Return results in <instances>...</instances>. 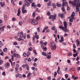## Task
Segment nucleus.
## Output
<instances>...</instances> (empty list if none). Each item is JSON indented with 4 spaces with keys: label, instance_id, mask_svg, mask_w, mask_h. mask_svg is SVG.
<instances>
[{
    "label": "nucleus",
    "instance_id": "26",
    "mask_svg": "<svg viewBox=\"0 0 80 80\" xmlns=\"http://www.w3.org/2000/svg\"><path fill=\"white\" fill-rule=\"evenodd\" d=\"M64 32H68V29H67V28H65V30H64Z\"/></svg>",
    "mask_w": 80,
    "mask_h": 80
},
{
    "label": "nucleus",
    "instance_id": "5",
    "mask_svg": "<svg viewBox=\"0 0 80 80\" xmlns=\"http://www.w3.org/2000/svg\"><path fill=\"white\" fill-rule=\"evenodd\" d=\"M75 12H72V14L71 15V17L72 19H74V16H75Z\"/></svg>",
    "mask_w": 80,
    "mask_h": 80
},
{
    "label": "nucleus",
    "instance_id": "42",
    "mask_svg": "<svg viewBox=\"0 0 80 80\" xmlns=\"http://www.w3.org/2000/svg\"><path fill=\"white\" fill-rule=\"evenodd\" d=\"M56 29L55 27L54 26H53L52 28V30H55Z\"/></svg>",
    "mask_w": 80,
    "mask_h": 80
},
{
    "label": "nucleus",
    "instance_id": "4",
    "mask_svg": "<svg viewBox=\"0 0 80 80\" xmlns=\"http://www.w3.org/2000/svg\"><path fill=\"white\" fill-rule=\"evenodd\" d=\"M31 22L32 24V25H37L38 22H37V21L36 20H35L34 19H32L31 20Z\"/></svg>",
    "mask_w": 80,
    "mask_h": 80
},
{
    "label": "nucleus",
    "instance_id": "61",
    "mask_svg": "<svg viewBox=\"0 0 80 80\" xmlns=\"http://www.w3.org/2000/svg\"><path fill=\"white\" fill-rule=\"evenodd\" d=\"M37 30L38 31V32H40V28H37Z\"/></svg>",
    "mask_w": 80,
    "mask_h": 80
},
{
    "label": "nucleus",
    "instance_id": "48",
    "mask_svg": "<svg viewBox=\"0 0 80 80\" xmlns=\"http://www.w3.org/2000/svg\"><path fill=\"white\" fill-rule=\"evenodd\" d=\"M76 10L77 12H79V8L76 7Z\"/></svg>",
    "mask_w": 80,
    "mask_h": 80
},
{
    "label": "nucleus",
    "instance_id": "1",
    "mask_svg": "<svg viewBox=\"0 0 80 80\" xmlns=\"http://www.w3.org/2000/svg\"><path fill=\"white\" fill-rule=\"evenodd\" d=\"M52 47H51V49L52 50H55L56 49V45L55 43L53 42H52L51 43Z\"/></svg>",
    "mask_w": 80,
    "mask_h": 80
},
{
    "label": "nucleus",
    "instance_id": "18",
    "mask_svg": "<svg viewBox=\"0 0 80 80\" xmlns=\"http://www.w3.org/2000/svg\"><path fill=\"white\" fill-rule=\"evenodd\" d=\"M46 57L48 59H50L51 58V56H49L48 54L46 55Z\"/></svg>",
    "mask_w": 80,
    "mask_h": 80
},
{
    "label": "nucleus",
    "instance_id": "28",
    "mask_svg": "<svg viewBox=\"0 0 80 80\" xmlns=\"http://www.w3.org/2000/svg\"><path fill=\"white\" fill-rule=\"evenodd\" d=\"M16 56L17 58H18L20 57V55H18V54H16Z\"/></svg>",
    "mask_w": 80,
    "mask_h": 80
},
{
    "label": "nucleus",
    "instance_id": "34",
    "mask_svg": "<svg viewBox=\"0 0 80 80\" xmlns=\"http://www.w3.org/2000/svg\"><path fill=\"white\" fill-rule=\"evenodd\" d=\"M23 56L24 57H27V54L25 53V52L23 53Z\"/></svg>",
    "mask_w": 80,
    "mask_h": 80
},
{
    "label": "nucleus",
    "instance_id": "59",
    "mask_svg": "<svg viewBox=\"0 0 80 80\" xmlns=\"http://www.w3.org/2000/svg\"><path fill=\"white\" fill-rule=\"evenodd\" d=\"M7 16L6 15L5 16H4V19L7 20Z\"/></svg>",
    "mask_w": 80,
    "mask_h": 80
},
{
    "label": "nucleus",
    "instance_id": "19",
    "mask_svg": "<svg viewBox=\"0 0 80 80\" xmlns=\"http://www.w3.org/2000/svg\"><path fill=\"white\" fill-rule=\"evenodd\" d=\"M76 54H74L73 55V57H76L77 56H78V52L76 53Z\"/></svg>",
    "mask_w": 80,
    "mask_h": 80
},
{
    "label": "nucleus",
    "instance_id": "50",
    "mask_svg": "<svg viewBox=\"0 0 80 80\" xmlns=\"http://www.w3.org/2000/svg\"><path fill=\"white\" fill-rule=\"evenodd\" d=\"M30 36L29 34H28L27 35V38H30Z\"/></svg>",
    "mask_w": 80,
    "mask_h": 80
},
{
    "label": "nucleus",
    "instance_id": "17",
    "mask_svg": "<svg viewBox=\"0 0 80 80\" xmlns=\"http://www.w3.org/2000/svg\"><path fill=\"white\" fill-rule=\"evenodd\" d=\"M20 8H18V13L17 14V15L18 16H19L20 14Z\"/></svg>",
    "mask_w": 80,
    "mask_h": 80
},
{
    "label": "nucleus",
    "instance_id": "6",
    "mask_svg": "<svg viewBox=\"0 0 80 80\" xmlns=\"http://www.w3.org/2000/svg\"><path fill=\"white\" fill-rule=\"evenodd\" d=\"M64 15L63 14L60 13L58 14V17H60L62 18H63L64 17Z\"/></svg>",
    "mask_w": 80,
    "mask_h": 80
},
{
    "label": "nucleus",
    "instance_id": "10",
    "mask_svg": "<svg viewBox=\"0 0 80 80\" xmlns=\"http://www.w3.org/2000/svg\"><path fill=\"white\" fill-rule=\"evenodd\" d=\"M76 42L77 43V46H79V45H80V41H79L78 40V39H77L76 41Z\"/></svg>",
    "mask_w": 80,
    "mask_h": 80
},
{
    "label": "nucleus",
    "instance_id": "58",
    "mask_svg": "<svg viewBox=\"0 0 80 80\" xmlns=\"http://www.w3.org/2000/svg\"><path fill=\"white\" fill-rule=\"evenodd\" d=\"M3 43H0V48H1V47H2V46H3Z\"/></svg>",
    "mask_w": 80,
    "mask_h": 80
},
{
    "label": "nucleus",
    "instance_id": "3",
    "mask_svg": "<svg viewBox=\"0 0 80 80\" xmlns=\"http://www.w3.org/2000/svg\"><path fill=\"white\" fill-rule=\"evenodd\" d=\"M56 17H57V14H55L54 16L51 15L49 17V19H51L52 18V20H55V18H56Z\"/></svg>",
    "mask_w": 80,
    "mask_h": 80
},
{
    "label": "nucleus",
    "instance_id": "24",
    "mask_svg": "<svg viewBox=\"0 0 80 80\" xmlns=\"http://www.w3.org/2000/svg\"><path fill=\"white\" fill-rule=\"evenodd\" d=\"M52 6L54 8H56V5L55 4L53 3L52 4Z\"/></svg>",
    "mask_w": 80,
    "mask_h": 80
},
{
    "label": "nucleus",
    "instance_id": "35",
    "mask_svg": "<svg viewBox=\"0 0 80 80\" xmlns=\"http://www.w3.org/2000/svg\"><path fill=\"white\" fill-rule=\"evenodd\" d=\"M32 50H33V48H32V47H30L28 49V51H32Z\"/></svg>",
    "mask_w": 80,
    "mask_h": 80
},
{
    "label": "nucleus",
    "instance_id": "45",
    "mask_svg": "<svg viewBox=\"0 0 80 80\" xmlns=\"http://www.w3.org/2000/svg\"><path fill=\"white\" fill-rule=\"evenodd\" d=\"M31 73L29 72V73L28 74V76H27V77L28 78V77H29V76H30L31 75Z\"/></svg>",
    "mask_w": 80,
    "mask_h": 80
},
{
    "label": "nucleus",
    "instance_id": "29",
    "mask_svg": "<svg viewBox=\"0 0 80 80\" xmlns=\"http://www.w3.org/2000/svg\"><path fill=\"white\" fill-rule=\"evenodd\" d=\"M7 48H5L3 49V51L4 52H7Z\"/></svg>",
    "mask_w": 80,
    "mask_h": 80
},
{
    "label": "nucleus",
    "instance_id": "8",
    "mask_svg": "<svg viewBox=\"0 0 80 80\" xmlns=\"http://www.w3.org/2000/svg\"><path fill=\"white\" fill-rule=\"evenodd\" d=\"M61 37V40H59V41L60 42H63V41H64V40H63V37L62 36H60Z\"/></svg>",
    "mask_w": 80,
    "mask_h": 80
},
{
    "label": "nucleus",
    "instance_id": "15",
    "mask_svg": "<svg viewBox=\"0 0 80 80\" xmlns=\"http://www.w3.org/2000/svg\"><path fill=\"white\" fill-rule=\"evenodd\" d=\"M32 6L34 7V8H36L37 7V5H35V3H32Z\"/></svg>",
    "mask_w": 80,
    "mask_h": 80
},
{
    "label": "nucleus",
    "instance_id": "12",
    "mask_svg": "<svg viewBox=\"0 0 80 80\" xmlns=\"http://www.w3.org/2000/svg\"><path fill=\"white\" fill-rule=\"evenodd\" d=\"M5 27V26H3L0 28V31L2 32L4 30V28Z\"/></svg>",
    "mask_w": 80,
    "mask_h": 80
},
{
    "label": "nucleus",
    "instance_id": "51",
    "mask_svg": "<svg viewBox=\"0 0 80 80\" xmlns=\"http://www.w3.org/2000/svg\"><path fill=\"white\" fill-rule=\"evenodd\" d=\"M48 28V27L47 26V27H45L44 28V30H47Z\"/></svg>",
    "mask_w": 80,
    "mask_h": 80
},
{
    "label": "nucleus",
    "instance_id": "36",
    "mask_svg": "<svg viewBox=\"0 0 80 80\" xmlns=\"http://www.w3.org/2000/svg\"><path fill=\"white\" fill-rule=\"evenodd\" d=\"M23 3V2H22V1H20L19 2V5H22V3Z\"/></svg>",
    "mask_w": 80,
    "mask_h": 80
},
{
    "label": "nucleus",
    "instance_id": "57",
    "mask_svg": "<svg viewBox=\"0 0 80 80\" xmlns=\"http://www.w3.org/2000/svg\"><path fill=\"white\" fill-rule=\"evenodd\" d=\"M35 37H33L32 40H33V42H35Z\"/></svg>",
    "mask_w": 80,
    "mask_h": 80
},
{
    "label": "nucleus",
    "instance_id": "20",
    "mask_svg": "<svg viewBox=\"0 0 80 80\" xmlns=\"http://www.w3.org/2000/svg\"><path fill=\"white\" fill-rule=\"evenodd\" d=\"M26 67L27 70H29V67L28 66V65L26 64Z\"/></svg>",
    "mask_w": 80,
    "mask_h": 80
},
{
    "label": "nucleus",
    "instance_id": "64",
    "mask_svg": "<svg viewBox=\"0 0 80 80\" xmlns=\"http://www.w3.org/2000/svg\"><path fill=\"white\" fill-rule=\"evenodd\" d=\"M40 43H41V44H42V45H43V44H44L43 42V41H41Z\"/></svg>",
    "mask_w": 80,
    "mask_h": 80
},
{
    "label": "nucleus",
    "instance_id": "7",
    "mask_svg": "<svg viewBox=\"0 0 80 80\" xmlns=\"http://www.w3.org/2000/svg\"><path fill=\"white\" fill-rule=\"evenodd\" d=\"M62 7H64V6H65L66 5H68V3L67 2H66V1H64L63 2H62Z\"/></svg>",
    "mask_w": 80,
    "mask_h": 80
},
{
    "label": "nucleus",
    "instance_id": "32",
    "mask_svg": "<svg viewBox=\"0 0 80 80\" xmlns=\"http://www.w3.org/2000/svg\"><path fill=\"white\" fill-rule=\"evenodd\" d=\"M65 78L66 79H67V78H68V74H66L65 75Z\"/></svg>",
    "mask_w": 80,
    "mask_h": 80
},
{
    "label": "nucleus",
    "instance_id": "39",
    "mask_svg": "<svg viewBox=\"0 0 80 80\" xmlns=\"http://www.w3.org/2000/svg\"><path fill=\"white\" fill-rule=\"evenodd\" d=\"M35 12H33L32 13V17L34 18L35 17Z\"/></svg>",
    "mask_w": 80,
    "mask_h": 80
},
{
    "label": "nucleus",
    "instance_id": "54",
    "mask_svg": "<svg viewBox=\"0 0 80 80\" xmlns=\"http://www.w3.org/2000/svg\"><path fill=\"white\" fill-rule=\"evenodd\" d=\"M30 55V52H29V51H28V56H29V55Z\"/></svg>",
    "mask_w": 80,
    "mask_h": 80
},
{
    "label": "nucleus",
    "instance_id": "38",
    "mask_svg": "<svg viewBox=\"0 0 80 80\" xmlns=\"http://www.w3.org/2000/svg\"><path fill=\"white\" fill-rule=\"evenodd\" d=\"M47 15L48 16H49V15H50V12L49 11H48L47 13Z\"/></svg>",
    "mask_w": 80,
    "mask_h": 80
},
{
    "label": "nucleus",
    "instance_id": "21",
    "mask_svg": "<svg viewBox=\"0 0 80 80\" xmlns=\"http://www.w3.org/2000/svg\"><path fill=\"white\" fill-rule=\"evenodd\" d=\"M2 22H3L2 20V19H0V26H2V25H3V24L2 23Z\"/></svg>",
    "mask_w": 80,
    "mask_h": 80
},
{
    "label": "nucleus",
    "instance_id": "13",
    "mask_svg": "<svg viewBox=\"0 0 80 80\" xmlns=\"http://www.w3.org/2000/svg\"><path fill=\"white\" fill-rule=\"evenodd\" d=\"M5 66L7 68L9 66H10V63L9 62H7V63L5 64Z\"/></svg>",
    "mask_w": 80,
    "mask_h": 80
},
{
    "label": "nucleus",
    "instance_id": "55",
    "mask_svg": "<svg viewBox=\"0 0 80 80\" xmlns=\"http://www.w3.org/2000/svg\"><path fill=\"white\" fill-rule=\"evenodd\" d=\"M69 22H73V19H69Z\"/></svg>",
    "mask_w": 80,
    "mask_h": 80
},
{
    "label": "nucleus",
    "instance_id": "47",
    "mask_svg": "<svg viewBox=\"0 0 80 80\" xmlns=\"http://www.w3.org/2000/svg\"><path fill=\"white\" fill-rule=\"evenodd\" d=\"M30 6V3L28 2L27 3V7H29Z\"/></svg>",
    "mask_w": 80,
    "mask_h": 80
},
{
    "label": "nucleus",
    "instance_id": "44",
    "mask_svg": "<svg viewBox=\"0 0 80 80\" xmlns=\"http://www.w3.org/2000/svg\"><path fill=\"white\" fill-rule=\"evenodd\" d=\"M22 22H19V25H20V26H22Z\"/></svg>",
    "mask_w": 80,
    "mask_h": 80
},
{
    "label": "nucleus",
    "instance_id": "30",
    "mask_svg": "<svg viewBox=\"0 0 80 80\" xmlns=\"http://www.w3.org/2000/svg\"><path fill=\"white\" fill-rule=\"evenodd\" d=\"M72 54L71 52H69L68 54V56H72Z\"/></svg>",
    "mask_w": 80,
    "mask_h": 80
},
{
    "label": "nucleus",
    "instance_id": "14",
    "mask_svg": "<svg viewBox=\"0 0 80 80\" xmlns=\"http://www.w3.org/2000/svg\"><path fill=\"white\" fill-rule=\"evenodd\" d=\"M59 28L62 29V30H65V28L63 27H62V26L60 25L59 26Z\"/></svg>",
    "mask_w": 80,
    "mask_h": 80
},
{
    "label": "nucleus",
    "instance_id": "52",
    "mask_svg": "<svg viewBox=\"0 0 80 80\" xmlns=\"http://www.w3.org/2000/svg\"><path fill=\"white\" fill-rule=\"evenodd\" d=\"M57 75V72H55L54 73V76H56Z\"/></svg>",
    "mask_w": 80,
    "mask_h": 80
},
{
    "label": "nucleus",
    "instance_id": "25",
    "mask_svg": "<svg viewBox=\"0 0 80 80\" xmlns=\"http://www.w3.org/2000/svg\"><path fill=\"white\" fill-rule=\"evenodd\" d=\"M48 6H51V1L50 2L48 3H47Z\"/></svg>",
    "mask_w": 80,
    "mask_h": 80
},
{
    "label": "nucleus",
    "instance_id": "62",
    "mask_svg": "<svg viewBox=\"0 0 80 80\" xmlns=\"http://www.w3.org/2000/svg\"><path fill=\"white\" fill-rule=\"evenodd\" d=\"M47 42H45L44 43V45L45 46H46L47 45Z\"/></svg>",
    "mask_w": 80,
    "mask_h": 80
},
{
    "label": "nucleus",
    "instance_id": "22",
    "mask_svg": "<svg viewBox=\"0 0 80 80\" xmlns=\"http://www.w3.org/2000/svg\"><path fill=\"white\" fill-rule=\"evenodd\" d=\"M35 37L36 38H37V39H38L39 38V36L38 35H35Z\"/></svg>",
    "mask_w": 80,
    "mask_h": 80
},
{
    "label": "nucleus",
    "instance_id": "23",
    "mask_svg": "<svg viewBox=\"0 0 80 80\" xmlns=\"http://www.w3.org/2000/svg\"><path fill=\"white\" fill-rule=\"evenodd\" d=\"M22 13H27V10L25 9V10H24L23 11L22 10Z\"/></svg>",
    "mask_w": 80,
    "mask_h": 80
},
{
    "label": "nucleus",
    "instance_id": "2",
    "mask_svg": "<svg viewBox=\"0 0 80 80\" xmlns=\"http://www.w3.org/2000/svg\"><path fill=\"white\" fill-rule=\"evenodd\" d=\"M74 2H72L70 1L69 2V4H72V5L75 7L76 5V2H77V0H74Z\"/></svg>",
    "mask_w": 80,
    "mask_h": 80
},
{
    "label": "nucleus",
    "instance_id": "40",
    "mask_svg": "<svg viewBox=\"0 0 80 80\" xmlns=\"http://www.w3.org/2000/svg\"><path fill=\"white\" fill-rule=\"evenodd\" d=\"M62 10L63 12H65V10L64 9V7H62Z\"/></svg>",
    "mask_w": 80,
    "mask_h": 80
},
{
    "label": "nucleus",
    "instance_id": "53",
    "mask_svg": "<svg viewBox=\"0 0 80 80\" xmlns=\"http://www.w3.org/2000/svg\"><path fill=\"white\" fill-rule=\"evenodd\" d=\"M67 62H68V63H70V62H71L70 60L69 59H68L67 60Z\"/></svg>",
    "mask_w": 80,
    "mask_h": 80
},
{
    "label": "nucleus",
    "instance_id": "27",
    "mask_svg": "<svg viewBox=\"0 0 80 80\" xmlns=\"http://www.w3.org/2000/svg\"><path fill=\"white\" fill-rule=\"evenodd\" d=\"M42 55H44V56H47V54H46V53H45L44 52H43L42 53Z\"/></svg>",
    "mask_w": 80,
    "mask_h": 80
},
{
    "label": "nucleus",
    "instance_id": "46",
    "mask_svg": "<svg viewBox=\"0 0 80 80\" xmlns=\"http://www.w3.org/2000/svg\"><path fill=\"white\" fill-rule=\"evenodd\" d=\"M73 48H76V46H75V43L73 44Z\"/></svg>",
    "mask_w": 80,
    "mask_h": 80
},
{
    "label": "nucleus",
    "instance_id": "63",
    "mask_svg": "<svg viewBox=\"0 0 80 80\" xmlns=\"http://www.w3.org/2000/svg\"><path fill=\"white\" fill-rule=\"evenodd\" d=\"M11 3H12V4L14 3V1H13V0H11Z\"/></svg>",
    "mask_w": 80,
    "mask_h": 80
},
{
    "label": "nucleus",
    "instance_id": "9",
    "mask_svg": "<svg viewBox=\"0 0 80 80\" xmlns=\"http://www.w3.org/2000/svg\"><path fill=\"white\" fill-rule=\"evenodd\" d=\"M63 23L65 28H67V22L65 21H64L63 22Z\"/></svg>",
    "mask_w": 80,
    "mask_h": 80
},
{
    "label": "nucleus",
    "instance_id": "31",
    "mask_svg": "<svg viewBox=\"0 0 80 80\" xmlns=\"http://www.w3.org/2000/svg\"><path fill=\"white\" fill-rule=\"evenodd\" d=\"M18 77L19 78H22V75L21 74H19V73H18Z\"/></svg>",
    "mask_w": 80,
    "mask_h": 80
},
{
    "label": "nucleus",
    "instance_id": "43",
    "mask_svg": "<svg viewBox=\"0 0 80 80\" xmlns=\"http://www.w3.org/2000/svg\"><path fill=\"white\" fill-rule=\"evenodd\" d=\"M57 72L58 74H60V70H57Z\"/></svg>",
    "mask_w": 80,
    "mask_h": 80
},
{
    "label": "nucleus",
    "instance_id": "11",
    "mask_svg": "<svg viewBox=\"0 0 80 80\" xmlns=\"http://www.w3.org/2000/svg\"><path fill=\"white\" fill-rule=\"evenodd\" d=\"M75 6H76V8H78V7H80V3H77L76 2V4Z\"/></svg>",
    "mask_w": 80,
    "mask_h": 80
},
{
    "label": "nucleus",
    "instance_id": "41",
    "mask_svg": "<svg viewBox=\"0 0 80 80\" xmlns=\"http://www.w3.org/2000/svg\"><path fill=\"white\" fill-rule=\"evenodd\" d=\"M14 57V56H12L11 57V59L12 61H13L14 60V58H13Z\"/></svg>",
    "mask_w": 80,
    "mask_h": 80
},
{
    "label": "nucleus",
    "instance_id": "37",
    "mask_svg": "<svg viewBox=\"0 0 80 80\" xmlns=\"http://www.w3.org/2000/svg\"><path fill=\"white\" fill-rule=\"evenodd\" d=\"M2 75H3L4 76H5L6 75V73H5V72H3L2 73Z\"/></svg>",
    "mask_w": 80,
    "mask_h": 80
},
{
    "label": "nucleus",
    "instance_id": "60",
    "mask_svg": "<svg viewBox=\"0 0 80 80\" xmlns=\"http://www.w3.org/2000/svg\"><path fill=\"white\" fill-rule=\"evenodd\" d=\"M17 43L16 42H15L13 43V45H17Z\"/></svg>",
    "mask_w": 80,
    "mask_h": 80
},
{
    "label": "nucleus",
    "instance_id": "56",
    "mask_svg": "<svg viewBox=\"0 0 80 80\" xmlns=\"http://www.w3.org/2000/svg\"><path fill=\"white\" fill-rule=\"evenodd\" d=\"M37 6L38 7H41V5L39 4H38Z\"/></svg>",
    "mask_w": 80,
    "mask_h": 80
},
{
    "label": "nucleus",
    "instance_id": "49",
    "mask_svg": "<svg viewBox=\"0 0 80 80\" xmlns=\"http://www.w3.org/2000/svg\"><path fill=\"white\" fill-rule=\"evenodd\" d=\"M12 20L13 21H16V19L15 18H12Z\"/></svg>",
    "mask_w": 80,
    "mask_h": 80
},
{
    "label": "nucleus",
    "instance_id": "33",
    "mask_svg": "<svg viewBox=\"0 0 80 80\" xmlns=\"http://www.w3.org/2000/svg\"><path fill=\"white\" fill-rule=\"evenodd\" d=\"M56 5H57V7H61V4H57Z\"/></svg>",
    "mask_w": 80,
    "mask_h": 80
},
{
    "label": "nucleus",
    "instance_id": "16",
    "mask_svg": "<svg viewBox=\"0 0 80 80\" xmlns=\"http://www.w3.org/2000/svg\"><path fill=\"white\" fill-rule=\"evenodd\" d=\"M0 5H1L2 7H3L5 5V3L1 2H0Z\"/></svg>",
    "mask_w": 80,
    "mask_h": 80
}]
</instances>
